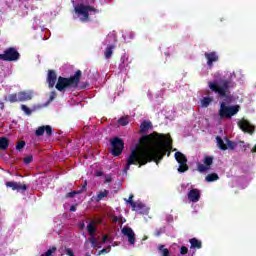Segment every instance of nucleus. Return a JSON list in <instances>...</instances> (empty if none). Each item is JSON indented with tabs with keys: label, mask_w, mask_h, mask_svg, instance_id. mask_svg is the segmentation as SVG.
<instances>
[{
	"label": "nucleus",
	"mask_w": 256,
	"mask_h": 256,
	"mask_svg": "<svg viewBox=\"0 0 256 256\" xmlns=\"http://www.w3.org/2000/svg\"><path fill=\"white\" fill-rule=\"evenodd\" d=\"M81 79V70H78L74 76L70 78L59 77L56 83V89L58 91H66V89H75L79 85Z\"/></svg>",
	"instance_id": "20e7f679"
},
{
	"label": "nucleus",
	"mask_w": 256,
	"mask_h": 256,
	"mask_svg": "<svg viewBox=\"0 0 256 256\" xmlns=\"http://www.w3.org/2000/svg\"><path fill=\"white\" fill-rule=\"evenodd\" d=\"M86 256H90V255H86Z\"/></svg>",
	"instance_id": "8fccbe9b"
},
{
	"label": "nucleus",
	"mask_w": 256,
	"mask_h": 256,
	"mask_svg": "<svg viewBox=\"0 0 256 256\" xmlns=\"http://www.w3.org/2000/svg\"><path fill=\"white\" fill-rule=\"evenodd\" d=\"M113 223H120V225H123V223H125V218H123L122 216H113L112 218Z\"/></svg>",
	"instance_id": "473e14b6"
},
{
	"label": "nucleus",
	"mask_w": 256,
	"mask_h": 256,
	"mask_svg": "<svg viewBox=\"0 0 256 256\" xmlns=\"http://www.w3.org/2000/svg\"><path fill=\"white\" fill-rule=\"evenodd\" d=\"M6 187H10L13 191H27V185L17 182H6Z\"/></svg>",
	"instance_id": "2eb2a0df"
},
{
	"label": "nucleus",
	"mask_w": 256,
	"mask_h": 256,
	"mask_svg": "<svg viewBox=\"0 0 256 256\" xmlns=\"http://www.w3.org/2000/svg\"><path fill=\"white\" fill-rule=\"evenodd\" d=\"M70 211H72V212L77 211V204H76V205H72V206L70 207Z\"/></svg>",
	"instance_id": "37998d69"
},
{
	"label": "nucleus",
	"mask_w": 256,
	"mask_h": 256,
	"mask_svg": "<svg viewBox=\"0 0 256 256\" xmlns=\"http://www.w3.org/2000/svg\"><path fill=\"white\" fill-rule=\"evenodd\" d=\"M47 81L50 88L55 87V83H57V74H55V71L50 70L48 72Z\"/></svg>",
	"instance_id": "f3484780"
},
{
	"label": "nucleus",
	"mask_w": 256,
	"mask_h": 256,
	"mask_svg": "<svg viewBox=\"0 0 256 256\" xmlns=\"http://www.w3.org/2000/svg\"><path fill=\"white\" fill-rule=\"evenodd\" d=\"M4 107L5 105L2 102H0V109H3Z\"/></svg>",
	"instance_id": "a18cd8bd"
},
{
	"label": "nucleus",
	"mask_w": 256,
	"mask_h": 256,
	"mask_svg": "<svg viewBox=\"0 0 256 256\" xmlns=\"http://www.w3.org/2000/svg\"><path fill=\"white\" fill-rule=\"evenodd\" d=\"M213 159V156H205L203 159V163L208 167H211L213 165Z\"/></svg>",
	"instance_id": "c756f323"
},
{
	"label": "nucleus",
	"mask_w": 256,
	"mask_h": 256,
	"mask_svg": "<svg viewBox=\"0 0 256 256\" xmlns=\"http://www.w3.org/2000/svg\"><path fill=\"white\" fill-rule=\"evenodd\" d=\"M21 110L25 113V115H31V109L26 105H22Z\"/></svg>",
	"instance_id": "f704fd0d"
},
{
	"label": "nucleus",
	"mask_w": 256,
	"mask_h": 256,
	"mask_svg": "<svg viewBox=\"0 0 256 256\" xmlns=\"http://www.w3.org/2000/svg\"><path fill=\"white\" fill-rule=\"evenodd\" d=\"M190 245L192 249H201V241L197 238L190 239Z\"/></svg>",
	"instance_id": "b1692460"
},
{
	"label": "nucleus",
	"mask_w": 256,
	"mask_h": 256,
	"mask_svg": "<svg viewBox=\"0 0 256 256\" xmlns=\"http://www.w3.org/2000/svg\"><path fill=\"white\" fill-rule=\"evenodd\" d=\"M95 223L97 222H90L87 225V231L90 235V237L85 241L84 243V249H89V244L91 243L93 249H101L104 247L102 250H100L96 256H101L105 255L107 253L111 252V247H115V244L113 243V240L109 238L107 235H103L102 239L99 237L95 236V233L97 231L95 227Z\"/></svg>",
	"instance_id": "f03ea898"
},
{
	"label": "nucleus",
	"mask_w": 256,
	"mask_h": 256,
	"mask_svg": "<svg viewBox=\"0 0 256 256\" xmlns=\"http://www.w3.org/2000/svg\"><path fill=\"white\" fill-rule=\"evenodd\" d=\"M235 71H226L224 74H216L214 80L208 82L210 91L217 93L219 97H227L229 89L235 87Z\"/></svg>",
	"instance_id": "7ed1b4c3"
},
{
	"label": "nucleus",
	"mask_w": 256,
	"mask_h": 256,
	"mask_svg": "<svg viewBox=\"0 0 256 256\" xmlns=\"http://www.w3.org/2000/svg\"><path fill=\"white\" fill-rule=\"evenodd\" d=\"M238 127H240L244 133H249V135H253L255 132V126L245 118H242L240 121H238Z\"/></svg>",
	"instance_id": "f8f14e48"
},
{
	"label": "nucleus",
	"mask_w": 256,
	"mask_h": 256,
	"mask_svg": "<svg viewBox=\"0 0 256 256\" xmlns=\"http://www.w3.org/2000/svg\"><path fill=\"white\" fill-rule=\"evenodd\" d=\"M66 255L75 256V254L73 253V250L71 248L66 249Z\"/></svg>",
	"instance_id": "a19ab883"
},
{
	"label": "nucleus",
	"mask_w": 256,
	"mask_h": 256,
	"mask_svg": "<svg viewBox=\"0 0 256 256\" xmlns=\"http://www.w3.org/2000/svg\"><path fill=\"white\" fill-rule=\"evenodd\" d=\"M45 132H46V134L51 135V133H53V129L49 125H47V126H40L36 130V135H37V137H41V135H43Z\"/></svg>",
	"instance_id": "6ab92c4d"
},
{
	"label": "nucleus",
	"mask_w": 256,
	"mask_h": 256,
	"mask_svg": "<svg viewBox=\"0 0 256 256\" xmlns=\"http://www.w3.org/2000/svg\"><path fill=\"white\" fill-rule=\"evenodd\" d=\"M113 49H115V46H113V45H109V46L106 48V51H105V57H106V59H109V58L113 55Z\"/></svg>",
	"instance_id": "c85d7f7f"
},
{
	"label": "nucleus",
	"mask_w": 256,
	"mask_h": 256,
	"mask_svg": "<svg viewBox=\"0 0 256 256\" xmlns=\"http://www.w3.org/2000/svg\"><path fill=\"white\" fill-rule=\"evenodd\" d=\"M158 253L161 256H169V249L165 248L164 245L158 246Z\"/></svg>",
	"instance_id": "bb28decb"
},
{
	"label": "nucleus",
	"mask_w": 256,
	"mask_h": 256,
	"mask_svg": "<svg viewBox=\"0 0 256 256\" xmlns=\"http://www.w3.org/2000/svg\"><path fill=\"white\" fill-rule=\"evenodd\" d=\"M142 207L140 208V211H136V213H140L142 215H147L149 213V207H147L143 202H141Z\"/></svg>",
	"instance_id": "2f4dec72"
},
{
	"label": "nucleus",
	"mask_w": 256,
	"mask_h": 256,
	"mask_svg": "<svg viewBox=\"0 0 256 256\" xmlns=\"http://www.w3.org/2000/svg\"><path fill=\"white\" fill-rule=\"evenodd\" d=\"M247 147H251V145L247 144Z\"/></svg>",
	"instance_id": "09e8293b"
},
{
	"label": "nucleus",
	"mask_w": 256,
	"mask_h": 256,
	"mask_svg": "<svg viewBox=\"0 0 256 256\" xmlns=\"http://www.w3.org/2000/svg\"><path fill=\"white\" fill-rule=\"evenodd\" d=\"M118 123L125 127V125H129V117H122L118 120Z\"/></svg>",
	"instance_id": "72a5a7b5"
},
{
	"label": "nucleus",
	"mask_w": 256,
	"mask_h": 256,
	"mask_svg": "<svg viewBox=\"0 0 256 256\" xmlns=\"http://www.w3.org/2000/svg\"><path fill=\"white\" fill-rule=\"evenodd\" d=\"M175 159L177 163H179L178 173H185V171L189 170V166H187V157H185L183 153L176 152Z\"/></svg>",
	"instance_id": "1a4fd4ad"
},
{
	"label": "nucleus",
	"mask_w": 256,
	"mask_h": 256,
	"mask_svg": "<svg viewBox=\"0 0 256 256\" xmlns=\"http://www.w3.org/2000/svg\"><path fill=\"white\" fill-rule=\"evenodd\" d=\"M205 57L209 67H211L213 63L219 61V56L215 52L206 53Z\"/></svg>",
	"instance_id": "dca6fc26"
},
{
	"label": "nucleus",
	"mask_w": 256,
	"mask_h": 256,
	"mask_svg": "<svg viewBox=\"0 0 256 256\" xmlns=\"http://www.w3.org/2000/svg\"><path fill=\"white\" fill-rule=\"evenodd\" d=\"M239 111H241L240 105H229L227 102L222 101L220 102L218 116L220 119H231L232 117H235Z\"/></svg>",
	"instance_id": "39448f33"
},
{
	"label": "nucleus",
	"mask_w": 256,
	"mask_h": 256,
	"mask_svg": "<svg viewBox=\"0 0 256 256\" xmlns=\"http://www.w3.org/2000/svg\"><path fill=\"white\" fill-rule=\"evenodd\" d=\"M188 199L192 203H197L201 199V191H199L198 189L192 188L188 192Z\"/></svg>",
	"instance_id": "4468645a"
},
{
	"label": "nucleus",
	"mask_w": 256,
	"mask_h": 256,
	"mask_svg": "<svg viewBox=\"0 0 256 256\" xmlns=\"http://www.w3.org/2000/svg\"><path fill=\"white\" fill-rule=\"evenodd\" d=\"M74 11H75L77 17L83 23L89 21V15H95V13H98L97 9H95L89 5H85L83 3H80L76 6H74Z\"/></svg>",
	"instance_id": "423d86ee"
},
{
	"label": "nucleus",
	"mask_w": 256,
	"mask_h": 256,
	"mask_svg": "<svg viewBox=\"0 0 256 256\" xmlns=\"http://www.w3.org/2000/svg\"><path fill=\"white\" fill-rule=\"evenodd\" d=\"M9 147V140L6 137L0 138V149L5 151Z\"/></svg>",
	"instance_id": "5701e85b"
},
{
	"label": "nucleus",
	"mask_w": 256,
	"mask_h": 256,
	"mask_svg": "<svg viewBox=\"0 0 256 256\" xmlns=\"http://www.w3.org/2000/svg\"><path fill=\"white\" fill-rule=\"evenodd\" d=\"M197 168H198L199 173H206V171L211 170V167L208 166L207 164H205L204 162L202 164L199 163L197 165Z\"/></svg>",
	"instance_id": "393cba45"
},
{
	"label": "nucleus",
	"mask_w": 256,
	"mask_h": 256,
	"mask_svg": "<svg viewBox=\"0 0 256 256\" xmlns=\"http://www.w3.org/2000/svg\"><path fill=\"white\" fill-rule=\"evenodd\" d=\"M78 193H81V191H72V192L67 194V197H73L75 195H78Z\"/></svg>",
	"instance_id": "ea45409f"
},
{
	"label": "nucleus",
	"mask_w": 256,
	"mask_h": 256,
	"mask_svg": "<svg viewBox=\"0 0 256 256\" xmlns=\"http://www.w3.org/2000/svg\"><path fill=\"white\" fill-rule=\"evenodd\" d=\"M0 59L2 61H18L19 52L15 48H8L3 54H0Z\"/></svg>",
	"instance_id": "6e6552de"
},
{
	"label": "nucleus",
	"mask_w": 256,
	"mask_h": 256,
	"mask_svg": "<svg viewBox=\"0 0 256 256\" xmlns=\"http://www.w3.org/2000/svg\"><path fill=\"white\" fill-rule=\"evenodd\" d=\"M55 97H57V94L55 92H52L50 95V101H53V99H55Z\"/></svg>",
	"instance_id": "79ce46f5"
},
{
	"label": "nucleus",
	"mask_w": 256,
	"mask_h": 256,
	"mask_svg": "<svg viewBox=\"0 0 256 256\" xmlns=\"http://www.w3.org/2000/svg\"><path fill=\"white\" fill-rule=\"evenodd\" d=\"M159 235H161V232H160V231H157V232H156V236L159 237Z\"/></svg>",
	"instance_id": "49530a36"
},
{
	"label": "nucleus",
	"mask_w": 256,
	"mask_h": 256,
	"mask_svg": "<svg viewBox=\"0 0 256 256\" xmlns=\"http://www.w3.org/2000/svg\"><path fill=\"white\" fill-rule=\"evenodd\" d=\"M96 175H97V177H101L103 175V173L102 172H97Z\"/></svg>",
	"instance_id": "c03bdc74"
},
{
	"label": "nucleus",
	"mask_w": 256,
	"mask_h": 256,
	"mask_svg": "<svg viewBox=\"0 0 256 256\" xmlns=\"http://www.w3.org/2000/svg\"><path fill=\"white\" fill-rule=\"evenodd\" d=\"M107 195H109V191H107V190H103V191L98 192L96 201H101V199H105V197Z\"/></svg>",
	"instance_id": "7c9ffc66"
},
{
	"label": "nucleus",
	"mask_w": 256,
	"mask_h": 256,
	"mask_svg": "<svg viewBox=\"0 0 256 256\" xmlns=\"http://www.w3.org/2000/svg\"><path fill=\"white\" fill-rule=\"evenodd\" d=\"M216 141L219 149L222 151H227V149H235V147H237L236 143L231 142V140L227 138L221 139V137L217 136Z\"/></svg>",
	"instance_id": "9d476101"
},
{
	"label": "nucleus",
	"mask_w": 256,
	"mask_h": 256,
	"mask_svg": "<svg viewBox=\"0 0 256 256\" xmlns=\"http://www.w3.org/2000/svg\"><path fill=\"white\" fill-rule=\"evenodd\" d=\"M18 95H19L20 102L31 101V99L35 97V92H33L32 90H26V91L18 92Z\"/></svg>",
	"instance_id": "ddd939ff"
},
{
	"label": "nucleus",
	"mask_w": 256,
	"mask_h": 256,
	"mask_svg": "<svg viewBox=\"0 0 256 256\" xmlns=\"http://www.w3.org/2000/svg\"><path fill=\"white\" fill-rule=\"evenodd\" d=\"M151 129V122L144 121L140 125L141 133H145V131H149Z\"/></svg>",
	"instance_id": "a878e982"
},
{
	"label": "nucleus",
	"mask_w": 256,
	"mask_h": 256,
	"mask_svg": "<svg viewBox=\"0 0 256 256\" xmlns=\"http://www.w3.org/2000/svg\"><path fill=\"white\" fill-rule=\"evenodd\" d=\"M112 145V155H115L116 157L121 155L123 153V147H125V144L123 143V140L121 138H114L111 141Z\"/></svg>",
	"instance_id": "9b49d317"
},
{
	"label": "nucleus",
	"mask_w": 256,
	"mask_h": 256,
	"mask_svg": "<svg viewBox=\"0 0 256 256\" xmlns=\"http://www.w3.org/2000/svg\"><path fill=\"white\" fill-rule=\"evenodd\" d=\"M126 203H129L133 209V211H141L143 205L141 202H133V194L129 196V199H125Z\"/></svg>",
	"instance_id": "a211bd4d"
},
{
	"label": "nucleus",
	"mask_w": 256,
	"mask_h": 256,
	"mask_svg": "<svg viewBox=\"0 0 256 256\" xmlns=\"http://www.w3.org/2000/svg\"><path fill=\"white\" fill-rule=\"evenodd\" d=\"M56 252H57V247L53 246L49 248L46 252L41 254L40 256H52V255H55Z\"/></svg>",
	"instance_id": "cd10ccee"
},
{
	"label": "nucleus",
	"mask_w": 256,
	"mask_h": 256,
	"mask_svg": "<svg viewBox=\"0 0 256 256\" xmlns=\"http://www.w3.org/2000/svg\"><path fill=\"white\" fill-rule=\"evenodd\" d=\"M207 183H213V181H219V175L217 173L208 174L205 177Z\"/></svg>",
	"instance_id": "412c9836"
},
{
	"label": "nucleus",
	"mask_w": 256,
	"mask_h": 256,
	"mask_svg": "<svg viewBox=\"0 0 256 256\" xmlns=\"http://www.w3.org/2000/svg\"><path fill=\"white\" fill-rule=\"evenodd\" d=\"M188 251H189V249L187 247H185V246H182L180 248V254L181 255H187Z\"/></svg>",
	"instance_id": "e433bc0d"
},
{
	"label": "nucleus",
	"mask_w": 256,
	"mask_h": 256,
	"mask_svg": "<svg viewBox=\"0 0 256 256\" xmlns=\"http://www.w3.org/2000/svg\"><path fill=\"white\" fill-rule=\"evenodd\" d=\"M121 233L124 241H127L130 247H135V243L137 241L135 238V231H133V229L129 226H124L121 229Z\"/></svg>",
	"instance_id": "0eeeda50"
},
{
	"label": "nucleus",
	"mask_w": 256,
	"mask_h": 256,
	"mask_svg": "<svg viewBox=\"0 0 256 256\" xmlns=\"http://www.w3.org/2000/svg\"><path fill=\"white\" fill-rule=\"evenodd\" d=\"M23 147H25V143L23 141L18 142L16 149H17V151H21V149H23Z\"/></svg>",
	"instance_id": "58836bf2"
},
{
	"label": "nucleus",
	"mask_w": 256,
	"mask_h": 256,
	"mask_svg": "<svg viewBox=\"0 0 256 256\" xmlns=\"http://www.w3.org/2000/svg\"><path fill=\"white\" fill-rule=\"evenodd\" d=\"M146 239H147V237H144V238H143V241H146Z\"/></svg>",
	"instance_id": "de8ad7c7"
},
{
	"label": "nucleus",
	"mask_w": 256,
	"mask_h": 256,
	"mask_svg": "<svg viewBox=\"0 0 256 256\" xmlns=\"http://www.w3.org/2000/svg\"><path fill=\"white\" fill-rule=\"evenodd\" d=\"M115 41V36L113 34H110L106 37V45L107 43H114Z\"/></svg>",
	"instance_id": "c9c22d12"
},
{
	"label": "nucleus",
	"mask_w": 256,
	"mask_h": 256,
	"mask_svg": "<svg viewBox=\"0 0 256 256\" xmlns=\"http://www.w3.org/2000/svg\"><path fill=\"white\" fill-rule=\"evenodd\" d=\"M31 161H33V156H26L24 158V163H26V165H29V163H31Z\"/></svg>",
	"instance_id": "4c0bfd02"
},
{
	"label": "nucleus",
	"mask_w": 256,
	"mask_h": 256,
	"mask_svg": "<svg viewBox=\"0 0 256 256\" xmlns=\"http://www.w3.org/2000/svg\"><path fill=\"white\" fill-rule=\"evenodd\" d=\"M9 103H17L19 101V92L17 94H10L5 98Z\"/></svg>",
	"instance_id": "4be33fe9"
},
{
	"label": "nucleus",
	"mask_w": 256,
	"mask_h": 256,
	"mask_svg": "<svg viewBox=\"0 0 256 256\" xmlns=\"http://www.w3.org/2000/svg\"><path fill=\"white\" fill-rule=\"evenodd\" d=\"M171 136L165 134L153 133L143 136L140 139V144L131 149L130 154L126 159L125 173L129 171L131 165H147L151 161L159 163L165 156V153L170 155L171 149Z\"/></svg>",
	"instance_id": "f257e3e1"
},
{
	"label": "nucleus",
	"mask_w": 256,
	"mask_h": 256,
	"mask_svg": "<svg viewBox=\"0 0 256 256\" xmlns=\"http://www.w3.org/2000/svg\"><path fill=\"white\" fill-rule=\"evenodd\" d=\"M213 103V96H206L200 100L201 107L207 108Z\"/></svg>",
	"instance_id": "aec40b11"
}]
</instances>
